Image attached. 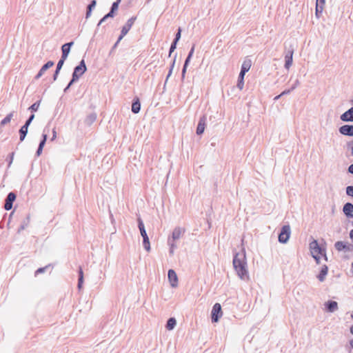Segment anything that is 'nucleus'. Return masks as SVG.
I'll return each instance as SVG.
<instances>
[{
    "mask_svg": "<svg viewBox=\"0 0 353 353\" xmlns=\"http://www.w3.org/2000/svg\"><path fill=\"white\" fill-rule=\"evenodd\" d=\"M187 67L188 66H186V65H183V70H182V78L183 79L185 77V74L186 72Z\"/></svg>",
    "mask_w": 353,
    "mask_h": 353,
    "instance_id": "48",
    "label": "nucleus"
},
{
    "mask_svg": "<svg viewBox=\"0 0 353 353\" xmlns=\"http://www.w3.org/2000/svg\"><path fill=\"white\" fill-rule=\"evenodd\" d=\"M309 248L312 256L315 259L316 263H320L321 256H323L325 261L327 260L325 250L322 249L316 240H313L309 244Z\"/></svg>",
    "mask_w": 353,
    "mask_h": 353,
    "instance_id": "2",
    "label": "nucleus"
},
{
    "mask_svg": "<svg viewBox=\"0 0 353 353\" xmlns=\"http://www.w3.org/2000/svg\"><path fill=\"white\" fill-rule=\"evenodd\" d=\"M97 2L95 0L91 1L90 4L88 6V10L86 12V18H88L91 15L92 9L96 6Z\"/></svg>",
    "mask_w": 353,
    "mask_h": 353,
    "instance_id": "26",
    "label": "nucleus"
},
{
    "mask_svg": "<svg viewBox=\"0 0 353 353\" xmlns=\"http://www.w3.org/2000/svg\"><path fill=\"white\" fill-rule=\"evenodd\" d=\"M350 345L352 348H353V339L350 341Z\"/></svg>",
    "mask_w": 353,
    "mask_h": 353,
    "instance_id": "63",
    "label": "nucleus"
},
{
    "mask_svg": "<svg viewBox=\"0 0 353 353\" xmlns=\"http://www.w3.org/2000/svg\"><path fill=\"white\" fill-rule=\"evenodd\" d=\"M194 46H192V48H191L188 57H189V58H192L193 54H194Z\"/></svg>",
    "mask_w": 353,
    "mask_h": 353,
    "instance_id": "47",
    "label": "nucleus"
},
{
    "mask_svg": "<svg viewBox=\"0 0 353 353\" xmlns=\"http://www.w3.org/2000/svg\"><path fill=\"white\" fill-rule=\"evenodd\" d=\"M174 63H175V59H174L173 62H172V64L171 65V68L170 69V71L168 72V74L166 77V81H168V78L170 77V75L172 74V70L174 68Z\"/></svg>",
    "mask_w": 353,
    "mask_h": 353,
    "instance_id": "38",
    "label": "nucleus"
},
{
    "mask_svg": "<svg viewBox=\"0 0 353 353\" xmlns=\"http://www.w3.org/2000/svg\"><path fill=\"white\" fill-rule=\"evenodd\" d=\"M34 119V114H32L30 115V117H29V119H30V120H31V121H32V120H33Z\"/></svg>",
    "mask_w": 353,
    "mask_h": 353,
    "instance_id": "60",
    "label": "nucleus"
},
{
    "mask_svg": "<svg viewBox=\"0 0 353 353\" xmlns=\"http://www.w3.org/2000/svg\"><path fill=\"white\" fill-rule=\"evenodd\" d=\"M54 65V62L52 61H48L45 65L42 66L35 78L37 79H39L43 73L50 68L52 67Z\"/></svg>",
    "mask_w": 353,
    "mask_h": 353,
    "instance_id": "18",
    "label": "nucleus"
},
{
    "mask_svg": "<svg viewBox=\"0 0 353 353\" xmlns=\"http://www.w3.org/2000/svg\"><path fill=\"white\" fill-rule=\"evenodd\" d=\"M108 17H106V14L99 21L98 26H100L103 22L108 19Z\"/></svg>",
    "mask_w": 353,
    "mask_h": 353,
    "instance_id": "49",
    "label": "nucleus"
},
{
    "mask_svg": "<svg viewBox=\"0 0 353 353\" xmlns=\"http://www.w3.org/2000/svg\"><path fill=\"white\" fill-rule=\"evenodd\" d=\"M108 17H106V14L99 21L98 26H100L103 22L108 19Z\"/></svg>",
    "mask_w": 353,
    "mask_h": 353,
    "instance_id": "50",
    "label": "nucleus"
},
{
    "mask_svg": "<svg viewBox=\"0 0 353 353\" xmlns=\"http://www.w3.org/2000/svg\"><path fill=\"white\" fill-rule=\"evenodd\" d=\"M16 199V195L13 192H10L6 199L4 208L6 210H10L12 208V203Z\"/></svg>",
    "mask_w": 353,
    "mask_h": 353,
    "instance_id": "10",
    "label": "nucleus"
},
{
    "mask_svg": "<svg viewBox=\"0 0 353 353\" xmlns=\"http://www.w3.org/2000/svg\"><path fill=\"white\" fill-rule=\"evenodd\" d=\"M350 332L352 334H353V325L350 327Z\"/></svg>",
    "mask_w": 353,
    "mask_h": 353,
    "instance_id": "64",
    "label": "nucleus"
},
{
    "mask_svg": "<svg viewBox=\"0 0 353 353\" xmlns=\"http://www.w3.org/2000/svg\"><path fill=\"white\" fill-rule=\"evenodd\" d=\"M341 121L345 122H353V108L342 114L340 117Z\"/></svg>",
    "mask_w": 353,
    "mask_h": 353,
    "instance_id": "9",
    "label": "nucleus"
},
{
    "mask_svg": "<svg viewBox=\"0 0 353 353\" xmlns=\"http://www.w3.org/2000/svg\"><path fill=\"white\" fill-rule=\"evenodd\" d=\"M323 9H324L323 6L316 4L315 15L318 19L320 18V17L323 11Z\"/></svg>",
    "mask_w": 353,
    "mask_h": 353,
    "instance_id": "30",
    "label": "nucleus"
},
{
    "mask_svg": "<svg viewBox=\"0 0 353 353\" xmlns=\"http://www.w3.org/2000/svg\"><path fill=\"white\" fill-rule=\"evenodd\" d=\"M125 35H123L122 34V32L121 33V35L119 36L118 40H117V43H119L121 41V40L123 38Z\"/></svg>",
    "mask_w": 353,
    "mask_h": 353,
    "instance_id": "57",
    "label": "nucleus"
},
{
    "mask_svg": "<svg viewBox=\"0 0 353 353\" xmlns=\"http://www.w3.org/2000/svg\"><path fill=\"white\" fill-rule=\"evenodd\" d=\"M222 316L221 306L219 303H215L212 310V322H218L219 318Z\"/></svg>",
    "mask_w": 353,
    "mask_h": 353,
    "instance_id": "6",
    "label": "nucleus"
},
{
    "mask_svg": "<svg viewBox=\"0 0 353 353\" xmlns=\"http://www.w3.org/2000/svg\"><path fill=\"white\" fill-rule=\"evenodd\" d=\"M232 263L234 269L238 276L243 281H249L250 276L245 248H242L241 252L234 254Z\"/></svg>",
    "mask_w": 353,
    "mask_h": 353,
    "instance_id": "1",
    "label": "nucleus"
},
{
    "mask_svg": "<svg viewBox=\"0 0 353 353\" xmlns=\"http://www.w3.org/2000/svg\"><path fill=\"white\" fill-rule=\"evenodd\" d=\"M292 91V90L291 88L288 89V90H285L281 93V95L283 96V95L288 94L290 93Z\"/></svg>",
    "mask_w": 353,
    "mask_h": 353,
    "instance_id": "45",
    "label": "nucleus"
},
{
    "mask_svg": "<svg viewBox=\"0 0 353 353\" xmlns=\"http://www.w3.org/2000/svg\"><path fill=\"white\" fill-rule=\"evenodd\" d=\"M14 116V112H10V114H8L1 121V123L0 125H5L6 124L8 123L12 118Z\"/></svg>",
    "mask_w": 353,
    "mask_h": 353,
    "instance_id": "27",
    "label": "nucleus"
},
{
    "mask_svg": "<svg viewBox=\"0 0 353 353\" xmlns=\"http://www.w3.org/2000/svg\"><path fill=\"white\" fill-rule=\"evenodd\" d=\"M181 30L179 28L178 30L177 33L176 34V37H175V39L174 40V41L178 42L179 40L180 39V38H181Z\"/></svg>",
    "mask_w": 353,
    "mask_h": 353,
    "instance_id": "40",
    "label": "nucleus"
},
{
    "mask_svg": "<svg viewBox=\"0 0 353 353\" xmlns=\"http://www.w3.org/2000/svg\"><path fill=\"white\" fill-rule=\"evenodd\" d=\"M346 194L353 197V186L350 185L346 188Z\"/></svg>",
    "mask_w": 353,
    "mask_h": 353,
    "instance_id": "33",
    "label": "nucleus"
},
{
    "mask_svg": "<svg viewBox=\"0 0 353 353\" xmlns=\"http://www.w3.org/2000/svg\"><path fill=\"white\" fill-rule=\"evenodd\" d=\"M350 237L353 241V229L350 232Z\"/></svg>",
    "mask_w": 353,
    "mask_h": 353,
    "instance_id": "58",
    "label": "nucleus"
},
{
    "mask_svg": "<svg viewBox=\"0 0 353 353\" xmlns=\"http://www.w3.org/2000/svg\"><path fill=\"white\" fill-rule=\"evenodd\" d=\"M137 221H138V228L139 229L140 234H141V236L143 237V247H144L145 250L149 252L151 250L150 243V240H149L148 236L147 234L143 222L141 218H138Z\"/></svg>",
    "mask_w": 353,
    "mask_h": 353,
    "instance_id": "3",
    "label": "nucleus"
},
{
    "mask_svg": "<svg viewBox=\"0 0 353 353\" xmlns=\"http://www.w3.org/2000/svg\"><path fill=\"white\" fill-rule=\"evenodd\" d=\"M206 117L205 116H203L200 118L197 128H196V134L200 135L203 133L205 127Z\"/></svg>",
    "mask_w": 353,
    "mask_h": 353,
    "instance_id": "13",
    "label": "nucleus"
},
{
    "mask_svg": "<svg viewBox=\"0 0 353 353\" xmlns=\"http://www.w3.org/2000/svg\"><path fill=\"white\" fill-rule=\"evenodd\" d=\"M120 1L121 0H118L117 1L113 3L112 8H111L112 12H114L115 10H117L118 9L119 3Z\"/></svg>",
    "mask_w": 353,
    "mask_h": 353,
    "instance_id": "36",
    "label": "nucleus"
},
{
    "mask_svg": "<svg viewBox=\"0 0 353 353\" xmlns=\"http://www.w3.org/2000/svg\"><path fill=\"white\" fill-rule=\"evenodd\" d=\"M83 283V272L81 268H79V281H78V288L81 289Z\"/></svg>",
    "mask_w": 353,
    "mask_h": 353,
    "instance_id": "28",
    "label": "nucleus"
},
{
    "mask_svg": "<svg viewBox=\"0 0 353 353\" xmlns=\"http://www.w3.org/2000/svg\"><path fill=\"white\" fill-rule=\"evenodd\" d=\"M42 150H43V148H39V147L38 149H37V151L36 152L37 155V156H40L41 154L42 153Z\"/></svg>",
    "mask_w": 353,
    "mask_h": 353,
    "instance_id": "51",
    "label": "nucleus"
},
{
    "mask_svg": "<svg viewBox=\"0 0 353 353\" xmlns=\"http://www.w3.org/2000/svg\"><path fill=\"white\" fill-rule=\"evenodd\" d=\"M141 109V103L139 102V99H137L132 105V112L137 114L139 112Z\"/></svg>",
    "mask_w": 353,
    "mask_h": 353,
    "instance_id": "22",
    "label": "nucleus"
},
{
    "mask_svg": "<svg viewBox=\"0 0 353 353\" xmlns=\"http://www.w3.org/2000/svg\"><path fill=\"white\" fill-rule=\"evenodd\" d=\"M190 59H191V58H189V57H188L186 58L185 61L184 65L188 66V64H189V63H190Z\"/></svg>",
    "mask_w": 353,
    "mask_h": 353,
    "instance_id": "54",
    "label": "nucleus"
},
{
    "mask_svg": "<svg viewBox=\"0 0 353 353\" xmlns=\"http://www.w3.org/2000/svg\"><path fill=\"white\" fill-rule=\"evenodd\" d=\"M168 244L170 247V250H169L170 254L173 255L174 253V250L177 247V245L175 243V241H173V239H168Z\"/></svg>",
    "mask_w": 353,
    "mask_h": 353,
    "instance_id": "21",
    "label": "nucleus"
},
{
    "mask_svg": "<svg viewBox=\"0 0 353 353\" xmlns=\"http://www.w3.org/2000/svg\"><path fill=\"white\" fill-rule=\"evenodd\" d=\"M72 84H70V83H68V86L64 89V91L66 92L67 90L69 89V88L72 85Z\"/></svg>",
    "mask_w": 353,
    "mask_h": 353,
    "instance_id": "62",
    "label": "nucleus"
},
{
    "mask_svg": "<svg viewBox=\"0 0 353 353\" xmlns=\"http://www.w3.org/2000/svg\"><path fill=\"white\" fill-rule=\"evenodd\" d=\"M343 213L350 218L353 217V204L347 203L344 205L343 208Z\"/></svg>",
    "mask_w": 353,
    "mask_h": 353,
    "instance_id": "15",
    "label": "nucleus"
},
{
    "mask_svg": "<svg viewBox=\"0 0 353 353\" xmlns=\"http://www.w3.org/2000/svg\"><path fill=\"white\" fill-rule=\"evenodd\" d=\"M59 71H58L57 70H56L54 74V76H53V79L54 81H56L57 79V77H58V74H59Z\"/></svg>",
    "mask_w": 353,
    "mask_h": 353,
    "instance_id": "53",
    "label": "nucleus"
},
{
    "mask_svg": "<svg viewBox=\"0 0 353 353\" xmlns=\"http://www.w3.org/2000/svg\"><path fill=\"white\" fill-rule=\"evenodd\" d=\"M31 122H32V121H31V120H30V119H28V120L26 121V123H25L23 125L26 127V128H28V127H29V125H30Z\"/></svg>",
    "mask_w": 353,
    "mask_h": 353,
    "instance_id": "52",
    "label": "nucleus"
},
{
    "mask_svg": "<svg viewBox=\"0 0 353 353\" xmlns=\"http://www.w3.org/2000/svg\"><path fill=\"white\" fill-rule=\"evenodd\" d=\"M299 85V81L296 79L294 83V85L292 86L291 89L294 90L296 88V87Z\"/></svg>",
    "mask_w": 353,
    "mask_h": 353,
    "instance_id": "44",
    "label": "nucleus"
},
{
    "mask_svg": "<svg viewBox=\"0 0 353 353\" xmlns=\"http://www.w3.org/2000/svg\"><path fill=\"white\" fill-rule=\"evenodd\" d=\"M252 61L250 59H245L243 61L241 65V70L248 72L251 68Z\"/></svg>",
    "mask_w": 353,
    "mask_h": 353,
    "instance_id": "23",
    "label": "nucleus"
},
{
    "mask_svg": "<svg viewBox=\"0 0 353 353\" xmlns=\"http://www.w3.org/2000/svg\"><path fill=\"white\" fill-rule=\"evenodd\" d=\"M293 51H289L285 56V68L289 69L293 61Z\"/></svg>",
    "mask_w": 353,
    "mask_h": 353,
    "instance_id": "17",
    "label": "nucleus"
},
{
    "mask_svg": "<svg viewBox=\"0 0 353 353\" xmlns=\"http://www.w3.org/2000/svg\"><path fill=\"white\" fill-rule=\"evenodd\" d=\"M113 13L114 12H112V11L110 10V12L106 14V17H108V18L109 17H113Z\"/></svg>",
    "mask_w": 353,
    "mask_h": 353,
    "instance_id": "56",
    "label": "nucleus"
},
{
    "mask_svg": "<svg viewBox=\"0 0 353 353\" xmlns=\"http://www.w3.org/2000/svg\"><path fill=\"white\" fill-rule=\"evenodd\" d=\"M28 128H26L23 125L21 129L19 130V134H20V141H23L28 133Z\"/></svg>",
    "mask_w": 353,
    "mask_h": 353,
    "instance_id": "25",
    "label": "nucleus"
},
{
    "mask_svg": "<svg viewBox=\"0 0 353 353\" xmlns=\"http://www.w3.org/2000/svg\"><path fill=\"white\" fill-rule=\"evenodd\" d=\"M325 0H316V5H322V6H325Z\"/></svg>",
    "mask_w": 353,
    "mask_h": 353,
    "instance_id": "46",
    "label": "nucleus"
},
{
    "mask_svg": "<svg viewBox=\"0 0 353 353\" xmlns=\"http://www.w3.org/2000/svg\"><path fill=\"white\" fill-rule=\"evenodd\" d=\"M46 140H47V134H43V139L42 141L40 142L39 145V148H43L44 147L45 145V143L46 142Z\"/></svg>",
    "mask_w": 353,
    "mask_h": 353,
    "instance_id": "35",
    "label": "nucleus"
},
{
    "mask_svg": "<svg viewBox=\"0 0 353 353\" xmlns=\"http://www.w3.org/2000/svg\"><path fill=\"white\" fill-rule=\"evenodd\" d=\"M168 279L170 286L175 288L178 286L179 279L176 273L174 270H169L168 273Z\"/></svg>",
    "mask_w": 353,
    "mask_h": 353,
    "instance_id": "7",
    "label": "nucleus"
},
{
    "mask_svg": "<svg viewBox=\"0 0 353 353\" xmlns=\"http://www.w3.org/2000/svg\"><path fill=\"white\" fill-rule=\"evenodd\" d=\"M72 84H70V83H68V86L64 89V91L66 92L67 90L69 89V88L72 85Z\"/></svg>",
    "mask_w": 353,
    "mask_h": 353,
    "instance_id": "61",
    "label": "nucleus"
},
{
    "mask_svg": "<svg viewBox=\"0 0 353 353\" xmlns=\"http://www.w3.org/2000/svg\"><path fill=\"white\" fill-rule=\"evenodd\" d=\"M247 72L243 71L241 70V72L239 75V79H244V76Z\"/></svg>",
    "mask_w": 353,
    "mask_h": 353,
    "instance_id": "42",
    "label": "nucleus"
},
{
    "mask_svg": "<svg viewBox=\"0 0 353 353\" xmlns=\"http://www.w3.org/2000/svg\"><path fill=\"white\" fill-rule=\"evenodd\" d=\"M74 45V42L73 41H71V42H69V43H65L61 47V50H62V56L61 57L63 59H66L69 53H70V48L71 46H72Z\"/></svg>",
    "mask_w": 353,
    "mask_h": 353,
    "instance_id": "12",
    "label": "nucleus"
},
{
    "mask_svg": "<svg viewBox=\"0 0 353 353\" xmlns=\"http://www.w3.org/2000/svg\"><path fill=\"white\" fill-rule=\"evenodd\" d=\"M324 305L326 311L328 312H334L339 308L337 302L334 301H328Z\"/></svg>",
    "mask_w": 353,
    "mask_h": 353,
    "instance_id": "11",
    "label": "nucleus"
},
{
    "mask_svg": "<svg viewBox=\"0 0 353 353\" xmlns=\"http://www.w3.org/2000/svg\"><path fill=\"white\" fill-rule=\"evenodd\" d=\"M65 60V59H63L62 57L61 58V59L59 61V62L57 63L56 70H57L58 71H60V70L61 69V68L64 63Z\"/></svg>",
    "mask_w": 353,
    "mask_h": 353,
    "instance_id": "34",
    "label": "nucleus"
},
{
    "mask_svg": "<svg viewBox=\"0 0 353 353\" xmlns=\"http://www.w3.org/2000/svg\"><path fill=\"white\" fill-rule=\"evenodd\" d=\"M28 224V221L22 224L18 230V233H20L22 230H23L27 227Z\"/></svg>",
    "mask_w": 353,
    "mask_h": 353,
    "instance_id": "39",
    "label": "nucleus"
},
{
    "mask_svg": "<svg viewBox=\"0 0 353 353\" xmlns=\"http://www.w3.org/2000/svg\"><path fill=\"white\" fill-rule=\"evenodd\" d=\"M334 247L338 251H342V250L350 251V250H351L350 245L343 241L336 242Z\"/></svg>",
    "mask_w": 353,
    "mask_h": 353,
    "instance_id": "16",
    "label": "nucleus"
},
{
    "mask_svg": "<svg viewBox=\"0 0 353 353\" xmlns=\"http://www.w3.org/2000/svg\"><path fill=\"white\" fill-rule=\"evenodd\" d=\"M56 138H57V132H56V129H55V128H53V129H52V138H51V141H54Z\"/></svg>",
    "mask_w": 353,
    "mask_h": 353,
    "instance_id": "43",
    "label": "nucleus"
},
{
    "mask_svg": "<svg viewBox=\"0 0 353 353\" xmlns=\"http://www.w3.org/2000/svg\"><path fill=\"white\" fill-rule=\"evenodd\" d=\"M328 272V268L326 265H323L321 268V272L318 275L317 278L321 281L323 282Z\"/></svg>",
    "mask_w": 353,
    "mask_h": 353,
    "instance_id": "20",
    "label": "nucleus"
},
{
    "mask_svg": "<svg viewBox=\"0 0 353 353\" xmlns=\"http://www.w3.org/2000/svg\"><path fill=\"white\" fill-rule=\"evenodd\" d=\"M46 268H47V266H46V267H44V268H39V269L36 271L35 274H39V273H43V272H44Z\"/></svg>",
    "mask_w": 353,
    "mask_h": 353,
    "instance_id": "41",
    "label": "nucleus"
},
{
    "mask_svg": "<svg viewBox=\"0 0 353 353\" xmlns=\"http://www.w3.org/2000/svg\"><path fill=\"white\" fill-rule=\"evenodd\" d=\"M291 229L289 225H283L279 235V241L281 243H286L290 236Z\"/></svg>",
    "mask_w": 353,
    "mask_h": 353,
    "instance_id": "5",
    "label": "nucleus"
},
{
    "mask_svg": "<svg viewBox=\"0 0 353 353\" xmlns=\"http://www.w3.org/2000/svg\"><path fill=\"white\" fill-rule=\"evenodd\" d=\"M86 70L87 67L85 65V61L82 59L79 64L74 68L72 74V79L70 81V84H72L74 82L77 81L79 77L85 72Z\"/></svg>",
    "mask_w": 353,
    "mask_h": 353,
    "instance_id": "4",
    "label": "nucleus"
},
{
    "mask_svg": "<svg viewBox=\"0 0 353 353\" xmlns=\"http://www.w3.org/2000/svg\"><path fill=\"white\" fill-rule=\"evenodd\" d=\"M176 43L177 42L176 41H173V43H172L171 46H170V52H169V56L171 55V54L174 51V50L176 49Z\"/></svg>",
    "mask_w": 353,
    "mask_h": 353,
    "instance_id": "37",
    "label": "nucleus"
},
{
    "mask_svg": "<svg viewBox=\"0 0 353 353\" xmlns=\"http://www.w3.org/2000/svg\"><path fill=\"white\" fill-rule=\"evenodd\" d=\"M183 232L184 230L183 228L179 227L176 228L174 229L170 239H173V241H176L181 238Z\"/></svg>",
    "mask_w": 353,
    "mask_h": 353,
    "instance_id": "19",
    "label": "nucleus"
},
{
    "mask_svg": "<svg viewBox=\"0 0 353 353\" xmlns=\"http://www.w3.org/2000/svg\"><path fill=\"white\" fill-rule=\"evenodd\" d=\"M96 119H97V115L95 114H90V115H88L87 117V118L85 119V122L88 125H91L92 123H93L94 122Z\"/></svg>",
    "mask_w": 353,
    "mask_h": 353,
    "instance_id": "29",
    "label": "nucleus"
},
{
    "mask_svg": "<svg viewBox=\"0 0 353 353\" xmlns=\"http://www.w3.org/2000/svg\"><path fill=\"white\" fill-rule=\"evenodd\" d=\"M176 321L174 318H170L168 321H167V324H166V328L168 330H172L174 328V327L176 326Z\"/></svg>",
    "mask_w": 353,
    "mask_h": 353,
    "instance_id": "24",
    "label": "nucleus"
},
{
    "mask_svg": "<svg viewBox=\"0 0 353 353\" xmlns=\"http://www.w3.org/2000/svg\"><path fill=\"white\" fill-rule=\"evenodd\" d=\"M339 131L343 135L353 137V125H342L339 128Z\"/></svg>",
    "mask_w": 353,
    "mask_h": 353,
    "instance_id": "8",
    "label": "nucleus"
},
{
    "mask_svg": "<svg viewBox=\"0 0 353 353\" xmlns=\"http://www.w3.org/2000/svg\"><path fill=\"white\" fill-rule=\"evenodd\" d=\"M39 105L40 101L35 102L28 108V110H30L32 112H36L38 110Z\"/></svg>",
    "mask_w": 353,
    "mask_h": 353,
    "instance_id": "31",
    "label": "nucleus"
},
{
    "mask_svg": "<svg viewBox=\"0 0 353 353\" xmlns=\"http://www.w3.org/2000/svg\"><path fill=\"white\" fill-rule=\"evenodd\" d=\"M348 171L353 174V163L349 166Z\"/></svg>",
    "mask_w": 353,
    "mask_h": 353,
    "instance_id": "55",
    "label": "nucleus"
},
{
    "mask_svg": "<svg viewBox=\"0 0 353 353\" xmlns=\"http://www.w3.org/2000/svg\"><path fill=\"white\" fill-rule=\"evenodd\" d=\"M135 19H136L135 17H132L128 20L127 23H125V26H123L122 30H121V32H122L123 35H126L128 34V32L130 30L131 27L134 24Z\"/></svg>",
    "mask_w": 353,
    "mask_h": 353,
    "instance_id": "14",
    "label": "nucleus"
},
{
    "mask_svg": "<svg viewBox=\"0 0 353 353\" xmlns=\"http://www.w3.org/2000/svg\"><path fill=\"white\" fill-rule=\"evenodd\" d=\"M13 157H14V153L12 152L11 154L10 161L9 165L12 163V160H13Z\"/></svg>",
    "mask_w": 353,
    "mask_h": 353,
    "instance_id": "59",
    "label": "nucleus"
},
{
    "mask_svg": "<svg viewBox=\"0 0 353 353\" xmlns=\"http://www.w3.org/2000/svg\"><path fill=\"white\" fill-rule=\"evenodd\" d=\"M244 86V79H238L237 88L241 90Z\"/></svg>",
    "mask_w": 353,
    "mask_h": 353,
    "instance_id": "32",
    "label": "nucleus"
}]
</instances>
